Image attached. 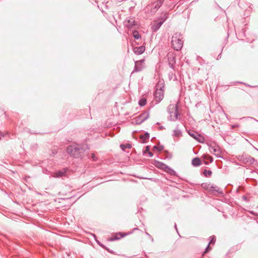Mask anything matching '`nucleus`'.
<instances>
[{"mask_svg": "<svg viewBox=\"0 0 258 258\" xmlns=\"http://www.w3.org/2000/svg\"><path fill=\"white\" fill-rule=\"evenodd\" d=\"M91 158H92V160L94 161H97V158L96 157L95 154L93 153L91 154Z\"/></svg>", "mask_w": 258, "mask_h": 258, "instance_id": "obj_30", "label": "nucleus"}, {"mask_svg": "<svg viewBox=\"0 0 258 258\" xmlns=\"http://www.w3.org/2000/svg\"><path fill=\"white\" fill-rule=\"evenodd\" d=\"M192 165L195 167L199 166L201 164V161L199 158L196 157L192 160Z\"/></svg>", "mask_w": 258, "mask_h": 258, "instance_id": "obj_20", "label": "nucleus"}, {"mask_svg": "<svg viewBox=\"0 0 258 258\" xmlns=\"http://www.w3.org/2000/svg\"><path fill=\"white\" fill-rule=\"evenodd\" d=\"M173 136L175 138H179L182 136V133L181 130L178 128V126H177L176 128L173 131Z\"/></svg>", "mask_w": 258, "mask_h": 258, "instance_id": "obj_19", "label": "nucleus"}, {"mask_svg": "<svg viewBox=\"0 0 258 258\" xmlns=\"http://www.w3.org/2000/svg\"><path fill=\"white\" fill-rule=\"evenodd\" d=\"M162 168L164 169V170L169 172L171 175H174L175 173V172L174 170L165 164H162Z\"/></svg>", "mask_w": 258, "mask_h": 258, "instance_id": "obj_18", "label": "nucleus"}, {"mask_svg": "<svg viewBox=\"0 0 258 258\" xmlns=\"http://www.w3.org/2000/svg\"><path fill=\"white\" fill-rule=\"evenodd\" d=\"M148 155L150 157H152L153 156V153L149 151L148 152Z\"/></svg>", "mask_w": 258, "mask_h": 258, "instance_id": "obj_34", "label": "nucleus"}, {"mask_svg": "<svg viewBox=\"0 0 258 258\" xmlns=\"http://www.w3.org/2000/svg\"><path fill=\"white\" fill-rule=\"evenodd\" d=\"M167 18V15L164 14V16L160 19V21H155L151 27L152 31L154 32L157 31L160 28V27L161 26V25L163 24V23L166 20Z\"/></svg>", "mask_w": 258, "mask_h": 258, "instance_id": "obj_6", "label": "nucleus"}, {"mask_svg": "<svg viewBox=\"0 0 258 258\" xmlns=\"http://www.w3.org/2000/svg\"><path fill=\"white\" fill-rule=\"evenodd\" d=\"M146 234L148 235L149 237H151V235L149 234H148V233H146Z\"/></svg>", "mask_w": 258, "mask_h": 258, "instance_id": "obj_38", "label": "nucleus"}, {"mask_svg": "<svg viewBox=\"0 0 258 258\" xmlns=\"http://www.w3.org/2000/svg\"><path fill=\"white\" fill-rule=\"evenodd\" d=\"M98 244H99L100 246H101L102 248H103L104 249L107 250V251H109V250L102 244H101L100 243L98 242Z\"/></svg>", "mask_w": 258, "mask_h": 258, "instance_id": "obj_31", "label": "nucleus"}, {"mask_svg": "<svg viewBox=\"0 0 258 258\" xmlns=\"http://www.w3.org/2000/svg\"><path fill=\"white\" fill-rule=\"evenodd\" d=\"M209 151L217 157H220V152L218 146H209Z\"/></svg>", "mask_w": 258, "mask_h": 258, "instance_id": "obj_10", "label": "nucleus"}, {"mask_svg": "<svg viewBox=\"0 0 258 258\" xmlns=\"http://www.w3.org/2000/svg\"><path fill=\"white\" fill-rule=\"evenodd\" d=\"M154 149H157V150H158V151H161V150H162V149L161 148L158 147H156V146H154Z\"/></svg>", "mask_w": 258, "mask_h": 258, "instance_id": "obj_33", "label": "nucleus"}, {"mask_svg": "<svg viewBox=\"0 0 258 258\" xmlns=\"http://www.w3.org/2000/svg\"><path fill=\"white\" fill-rule=\"evenodd\" d=\"M145 60L141 59L138 61H136L135 62L134 69L132 74L135 72H139L142 71L145 68Z\"/></svg>", "mask_w": 258, "mask_h": 258, "instance_id": "obj_7", "label": "nucleus"}, {"mask_svg": "<svg viewBox=\"0 0 258 258\" xmlns=\"http://www.w3.org/2000/svg\"><path fill=\"white\" fill-rule=\"evenodd\" d=\"M124 24L128 29H132L134 27L137 25V22L133 17H128L124 21Z\"/></svg>", "mask_w": 258, "mask_h": 258, "instance_id": "obj_9", "label": "nucleus"}, {"mask_svg": "<svg viewBox=\"0 0 258 258\" xmlns=\"http://www.w3.org/2000/svg\"><path fill=\"white\" fill-rule=\"evenodd\" d=\"M145 50V47L144 46H141L139 47H135L134 49V52L137 54H142Z\"/></svg>", "mask_w": 258, "mask_h": 258, "instance_id": "obj_12", "label": "nucleus"}, {"mask_svg": "<svg viewBox=\"0 0 258 258\" xmlns=\"http://www.w3.org/2000/svg\"><path fill=\"white\" fill-rule=\"evenodd\" d=\"M67 151L68 154L75 158H82L84 152L83 148L78 145L69 146L67 148Z\"/></svg>", "mask_w": 258, "mask_h": 258, "instance_id": "obj_3", "label": "nucleus"}, {"mask_svg": "<svg viewBox=\"0 0 258 258\" xmlns=\"http://www.w3.org/2000/svg\"><path fill=\"white\" fill-rule=\"evenodd\" d=\"M243 198L244 199H245V200L246 199L245 197H243Z\"/></svg>", "mask_w": 258, "mask_h": 258, "instance_id": "obj_40", "label": "nucleus"}, {"mask_svg": "<svg viewBox=\"0 0 258 258\" xmlns=\"http://www.w3.org/2000/svg\"><path fill=\"white\" fill-rule=\"evenodd\" d=\"M52 153H53V154H56V152H53Z\"/></svg>", "mask_w": 258, "mask_h": 258, "instance_id": "obj_39", "label": "nucleus"}, {"mask_svg": "<svg viewBox=\"0 0 258 258\" xmlns=\"http://www.w3.org/2000/svg\"><path fill=\"white\" fill-rule=\"evenodd\" d=\"M120 147L122 150L125 151L126 148H131L132 145L130 144H126V145L121 144L120 145Z\"/></svg>", "mask_w": 258, "mask_h": 258, "instance_id": "obj_22", "label": "nucleus"}, {"mask_svg": "<svg viewBox=\"0 0 258 258\" xmlns=\"http://www.w3.org/2000/svg\"><path fill=\"white\" fill-rule=\"evenodd\" d=\"M149 134L148 133H146L144 135H142L140 136V138L143 140V142H146V141L149 138Z\"/></svg>", "mask_w": 258, "mask_h": 258, "instance_id": "obj_21", "label": "nucleus"}, {"mask_svg": "<svg viewBox=\"0 0 258 258\" xmlns=\"http://www.w3.org/2000/svg\"><path fill=\"white\" fill-rule=\"evenodd\" d=\"M210 243L208 244V246H207L205 251H204V253H206L207 252H208L211 249V248L210 247Z\"/></svg>", "mask_w": 258, "mask_h": 258, "instance_id": "obj_29", "label": "nucleus"}, {"mask_svg": "<svg viewBox=\"0 0 258 258\" xmlns=\"http://www.w3.org/2000/svg\"><path fill=\"white\" fill-rule=\"evenodd\" d=\"M164 128H165L164 127L162 126H161L159 127V130H163Z\"/></svg>", "mask_w": 258, "mask_h": 258, "instance_id": "obj_35", "label": "nucleus"}, {"mask_svg": "<svg viewBox=\"0 0 258 258\" xmlns=\"http://www.w3.org/2000/svg\"><path fill=\"white\" fill-rule=\"evenodd\" d=\"M124 235L121 234V233H117L114 235L112 236L109 239V241H114L115 240H118L123 237Z\"/></svg>", "mask_w": 258, "mask_h": 258, "instance_id": "obj_16", "label": "nucleus"}, {"mask_svg": "<svg viewBox=\"0 0 258 258\" xmlns=\"http://www.w3.org/2000/svg\"><path fill=\"white\" fill-rule=\"evenodd\" d=\"M188 134L190 136L192 137L194 139H196V140H197L199 142H201L200 138H202V137L198 133L194 132V131H191V132H189Z\"/></svg>", "mask_w": 258, "mask_h": 258, "instance_id": "obj_15", "label": "nucleus"}, {"mask_svg": "<svg viewBox=\"0 0 258 258\" xmlns=\"http://www.w3.org/2000/svg\"><path fill=\"white\" fill-rule=\"evenodd\" d=\"M150 147L149 146H147L146 149L144 151V153H147L149 152Z\"/></svg>", "mask_w": 258, "mask_h": 258, "instance_id": "obj_32", "label": "nucleus"}, {"mask_svg": "<svg viewBox=\"0 0 258 258\" xmlns=\"http://www.w3.org/2000/svg\"><path fill=\"white\" fill-rule=\"evenodd\" d=\"M238 159L239 161L246 164H252L254 163L255 160L253 158L251 157L250 155L247 154H242L239 155L238 157Z\"/></svg>", "mask_w": 258, "mask_h": 258, "instance_id": "obj_5", "label": "nucleus"}, {"mask_svg": "<svg viewBox=\"0 0 258 258\" xmlns=\"http://www.w3.org/2000/svg\"><path fill=\"white\" fill-rule=\"evenodd\" d=\"M164 82L163 80H159L156 85V91L154 93V97L158 102H160L164 97Z\"/></svg>", "mask_w": 258, "mask_h": 258, "instance_id": "obj_2", "label": "nucleus"}, {"mask_svg": "<svg viewBox=\"0 0 258 258\" xmlns=\"http://www.w3.org/2000/svg\"><path fill=\"white\" fill-rule=\"evenodd\" d=\"M168 60L170 68L174 70L175 68V58L174 57H169Z\"/></svg>", "mask_w": 258, "mask_h": 258, "instance_id": "obj_17", "label": "nucleus"}, {"mask_svg": "<svg viewBox=\"0 0 258 258\" xmlns=\"http://www.w3.org/2000/svg\"><path fill=\"white\" fill-rule=\"evenodd\" d=\"M167 109L170 114V119L172 121L177 120L179 115L177 105L170 104L168 106Z\"/></svg>", "mask_w": 258, "mask_h": 258, "instance_id": "obj_4", "label": "nucleus"}, {"mask_svg": "<svg viewBox=\"0 0 258 258\" xmlns=\"http://www.w3.org/2000/svg\"><path fill=\"white\" fill-rule=\"evenodd\" d=\"M133 35L135 39H139L141 38L140 34H139V32L137 31H134L133 32Z\"/></svg>", "mask_w": 258, "mask_h": 258, "instance_id": "obj_23", "label": "nucleus"}, {"mask_svg": "<svg viewBox=\"0 0 258 258\" xmlns=\"http://www.w3.org/2000/svg\"><path fill=\"white\" fill-rule=\"evenodd\" d=\"M165 0H157L156 2L153 3V10L156 12L159 9L162 5Z\"/></svg>", "mask_w": 258, "mask_h": 258, "instance_id": "obj_11", "label": "nucleus"}, {"mask_svg": "<svg viewBox=\"0 0 258 258\" xmlns=\"http://www.w3.org/2000/svg\"><path fill=\"white\" fill-rule=\"evenodd\" d=\"M210 238H211L210 242V244H214L216 241V237L214 236H211Z\"/></svg>", "mask_w": 258, "mask_h": 258, "instance_id": "obj_28", "label": "nucleus"}, {"mask_svg": "<svg viewBox=\"0 0 258 258\" xmlns=\"http://www.w3.org/2000/svg\"><path fill=\"white\" fill-rule=\"evenodd\" d=\"M207 189H208L211 191H216L218 193L222 194V191L220 190V188L216 185L208 184Z\"/></svg>", "mask_w": 258, "mask_h": 258, "instance_id": "obj_13", "label": "nucleus"}, {"mask_svg": "<svg viewBox=\"0 0 258 258\" xmlns=\"http://www.w3.org/2000/svg\"><path fill=\"white\" fill-rule=\"evenodd\" d=\"M169 78L171 80H176V76L173 73L171 72L169 73Z\"/></svg>", "mask_w": 258, "mask_h": 258, "instance_id": "obj_27", "label": "nucleus"}, {"mask_svg": "<svg viewBox=\"0 0 258 258\" xmlns=\"http://www.w3.org/2000/svg\"><path fill=\"white\" fill-rule=\"evenodd\" d=\"M147 103V100L145 98H142L139 100V104L141 106H143L146 105Z\"/></svg>", "mask_w": 258, "mask_h": 258, "instance_id": "obj_24", "label": "nucleus"}, {"mask_svg": "<svg viewBox=\"0 0 258 258\" xmlns=\"http://www.w3.org/2000/svg\"><path fill=\"white\" fill-rule=\"evenodd\" d=\"M149 117V113L148 112H144L135 118V122L137 124H140L147 120Z\"/></svg>", "mask_w": 258, "mask_h": 258, "instance_id": "obj_8", "label": "nucleus"}, {"mask_svg": "<svg viewBox=\"0 0 258 258\" xmlns=\"http://www.w3.org/2000/svg\"><path fill=\"white\" fill-rule=\"evenodd\" d=\"M183 44V37L180 33L176 32L172 36L171 45L173 48L176 51L180 50Z\"/></svg>", "mask_w": 258, "mask_h": 258, "instance_id": "obj_1", "label": "nucleus"}, {"mask_svg": "<svg viewBox=\"0 0 258 258\" xmlns=\"http://www.w3.org/2000/svg\"><path fill=\"white\" fill-rule=\"evenodd\" d=\"M174 227L177 230V226L176 224H175Z\"/></svg>", "mask_w": 258, "mask_h": 258, "instance_id": "obj_37", "label": "nucleus"}, {"mask_svg": "<svg viewBox=\"0 0 258 258\" xmlns=\"http://www.w3.org/2000/svg\"><path fill=\"white\" fill-rule=\"evenodd\" d=\"M203 157L205 159H206V160L209 161L211 163L213 161L212 157H211L208 155H204Z\"/></svg>", "mask_w": 258, "mask_h": 258, "instance_id": "obj_26", "label": "nucleus"}, {"mask_svg": "<svg viewBox=\"0 0 258 258\" xmlns=\"http://www.w3.org/2000/svg\"><path fill=\"white\" fill-rule=\"evenodd\" d=\"M204 163H205L206 165L208 164V162L207 161H206L204 162Z\"/></svg>", "mask_w": 258, "mask_h": 258, "instance_id": "obj_36", "label": "nucleus"}, {"mask_svg": "<svg viewBox=\"0 0 258 258\" xmlns=\"http://www.w3.org/2000/svg\"><path fill=\"white\" fill-rule=\"evenodd\" d=\"M203 174L206 177L210 176L212 175V171L209 170L205 169L203 172Z\"/></svg>", "mask_w": 258, "mask_h": 258, "instance_id": "obj_25", "label": "nucleus"}, {"mask_svg": "<svg viewBox=\"0 0 258 258\" xmlns=\"http://www.w3.org/2000/svg\"><path fill=\"white\" fill-rule=\"evenodd\" d=\"M66 171L67 170L65 169L63 170L57 171L53 173L52 176L57 178L61 177L66 175Z\"/></svg>", "mask_w": 258, "mask_h": 258, "instance_id": "obj_14", "label": "nucleus"}]
</instances>
